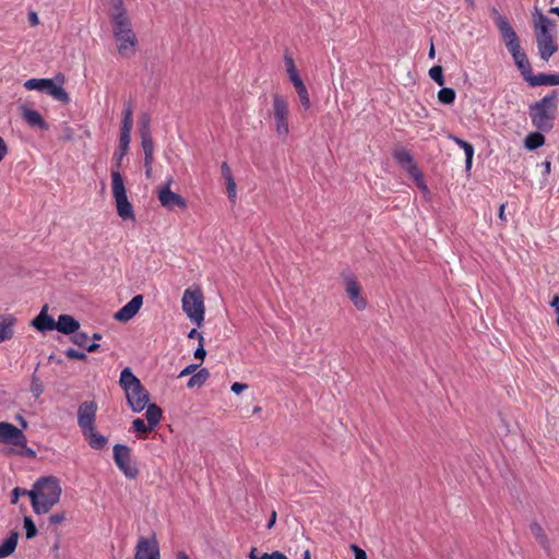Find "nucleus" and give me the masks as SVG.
I'll return each mask as SVG.
<instances>
[{
	"label": "nucleus",
	"mask_w": 559,
	"mask_h": 559,
	"mask_svg": "<svg viewBox=\"0 0 559 559\" xmlns=\"http://www.w3.org/2000/svg\"><path fill=\"white\" fill-rule=\"evenodd\" d=\"M109 19L118 53L127 59L133 57L139 41L122 0H115L112 2Z\"/></svg>",
	"instance_id": "obj_1"
},
{
	"label": "nucleus",
	"mask_w": 559,
	"mask_h": 559,
	"mask_svg": "<svg viewBox=\"0 0 559 559\" xmlns=\"http://www.w3.org/2000/svg\"><path fill=\"white\" fill-rule=\"evenodd\" d=\"M62 489L56 477H41L34 486L33 490L27 492L31 498L32 508L36 514H44L51 510L60 500Z\"/></svg>",
	"instance_id": "obj_2"
},
{
	"label": "nucleus",
	"mask_w": 559,
	"mask_h": 559,
	"mask_svg": "<svg viewBox=\"0 0 559 559\" xmlns=\"http://www.w3.org/2000/svg\"><path fill=\"white\" fill-rule=\"evenodd\" d=\"M555 23L542 12H536L534 31L536 36V44L540 58L548 61L549 58L557 51L558 46L555 41Z\"/></svg>",
	"instance_id": "obj_3"
},
{
	"label": "nucleus",
	"mask_w": 559,
	"mask_h": 559,
	"mask_svg": "<svg viewBox=\"0 0 559 559\" xmlns=\"http://www.w3.org/2000/svg\"><path fill=\"white\" fill-rule=\"evenodd\" d=\"M557 110V93L552 92L530 106V117L533 126L539 131H550Z\"/></svg>",
	"instance_id": "obj_4"
},
{
	"label": "nucleus",
	"mask_w": 559,
	"mask_h": 559,
	"mask_svg": "<svg viewBox=\"0 0 559 559\" xmlns=\"http://www.w3.org/2000/svg\"><path fill=\"white\" fill-rule=\"evenodd\" d=\"M181 301L182 309L190 321L199 328L202 326L204 321L205 307L204 297L200 288L186 289Z\"/></svg>",
	"instance_id": "obj_5"
},
{
	"label": "nucleus",
	"mask_w": 559,
	"mask_h": 559,
	"mask_svg": "<svg viewBox=\"0 0 559 559\" xmlns=\"http://www.w3.org/2000/svg\"><path fill=\"white\" fill-rule=\"evenodd\" d=\"M112 195L116 201L117 213L122 219H135L133 206L129 202L121 173L111 174Z\"/></svg>",
	"instance_id": "obj_6"
},
{
	"label": "nucleus",
	"mask_w": 559,
	"mask_h": 559,
	"mask_svg": "<svg viewBox=\"0 0 559 559\" xmlns=\"http://www.w3.org/2000/svg\"><path fill=\"white\" fill-rule=\"evenodd\" d=\"M288 112V103L286 98L278 93H275L273 95L275 128L277 135L283 139H286L289 134Z\"/></svg>",
	"instance_id": "obj_7"
},
{
	"label": "nucleus",
	"mask_w": 559,
	"mask_h": 559,
	"mask_svg": "<svg viewBox=\"0 0 559 559\" xmlns=\"http://www.w3.org/2000/svg\"><path fill=\"white\" fill-rule=\"evenodd\" d=\"M114 461L127 478L134 479L139 475V469L131 460V450L126 444H116L114 447Z\"/></svg>",
	"instance_id": "obj_8"
},
{
	"label": "nucleus",
	"mask_w": 559,
	"mask_h": 559,
	"mask_svg": "<svg viewBox=\"0 0 559 559\" xmlns=\"http://www.w3.org/2000/svg\"><path fill=\"white\" fill-rule=\"evenodd\" d=\"M174 182L173 177H169L167 181L157 189V198L162 206L171 211L176 207L186 210L188 207L187 200L178 193L171 191L170 187Z\"/></svg>",
	"instance_id": "obj_9"
},
{
	"label": "nucleus",
	"mask_w": 559,
	"mask_h": 559,
	"mask_svg": "<svg viewBox=\"0 0 559 559\" xmlns=\"http://www.w3.org/2000/svg\"><path fill=\"white\" fill-rule=\"evenodd\" d=\"M97 404L95 401H85L78 408V425L82 432L95 428Z\"/></svg>",
	"instance_id": "obj_10"
},
{
	"label": "nucleus",
	"mask_w": 559,
	"mask_h": 559,
	"mask_svg": "<svg viewBox=\"0 0 559 559\" xmlns=\"http://www.w3.org/2000/svg\"><path fill=\"white\" fill-rule=\"evenodd\" d=\"M0 442L25 448L27 440L22 429L10 423L0 421Z\"/></svg>",
	"instance_id": "obj_11"
},
{
	"label": "nucleus",
	"mask_w": 559,
	"mask_h": 559,
	"mask_svg": "<svg viewBox=\"0 0 559 559\" xmlns=\"http://www.w3.org/2000/svg\"><path fill=\"white\" fill-rule=\"evenodd\" d=\"M134 559H160L159 546L155 535L151 538H139L135 547Z\"/></svg>",
	"instance_id": "obj_12"
},
{
	"label": "nucleus",
	"mask_w": 559,
	"mask_h": 559,
	"mask_svg": "<svg viewBox=\"0 0 559 559\" xmlns=\"http://www.w3.org/2000/svg\"><path fill=\"white\" fill-rule=\"evenodd\" d=\"M124 393L127 403L134 413H141L150 402V393L142 383Z\"/></svg>",
	"instance_id": "obj_13"
},
{
	"label": "nucleus",
	"mask_w": 559,
	"mask_h": 559,
	"mask_svg": "<svg viewBox=\"0 0 559 559\" xmlns=\"http://www.w3.org/2000/svg\"><path fill=\"white\" fill-rule=\"evenodd\" d=\"M66 82V78L63 74L59 73L53 79H48L45 92L50 95L53 99L60 102L61 104H69L70 96L67 91L62 87Z\"/></svg>",
	"instance_id": "obj_14"
},
{
	"label": "nucleus",
	"mask_w": 559,
	"mask_h": 559,
	"mask_svg": "<svg viewBox=\"0 0 559 559\" xmlns=\"http://www.w3.org/2000/svg\"><path fill=\"white\" fill-rule=\"evenodd\" d=\"M496 24L508 51L521 47L516 33L504 16L498 15L496 17Z\"/></svg>",
	"instance_id": "obj_15"
},
{
	"label": "nucleus",
	"mask_w": 559,
	"mask_h": 559,
	"mask_svg": "<svg viewBox=\"0 0 559 559\" xmlns=\"http://www.w3.org/2000/svg\"><path fill=\"white\" fill-rule=\"evenodd\" d=\"M19 108L22 118L31 128H37L43 131L49 129V124L45 121V119L37 110L29 108L25 104H22Z\"/></svg>",
	"instance_id": "obj_16"
},
{
	"label": "nucleus",
	"mask_w": 559,
	"mask_h": 559,
	"mask_svg": "<svg viewBox=\"0 0 559 559\" xmlns=\"http://www.w3.org/2000/svg\"><path fill=\"white\" fill-rule=\"evenodd\" d=\"M143 304V296H134L127 305H124L119 311H117L114 318L120 322H127L131 320L141 309Z\"/></svg>",
	"instance_id": "obj_17"
},
{
	"label": "nucleus",
	"mask_w": 559,
	"mask_h": 559,
	"mask_svg": "<svg viewBox=\"0 0 559 559\" xmlns=\"http://www.w3.org/2000/svg\"><path fill=\"white\" fill-rule=\"evenodd\" d=\"M47 310L48 306L45 305L39 314L31 322L32 326H34L39 332L56 330V321L52 317L47 314Z\"/></svg>",
	"instance_id": "obj_18"
},
{
	"label": "nucleus",
	"mask_w": 559,
	"mask_h": 559,
	"mask_svg": "<svg viewBox=\"0 0 559 559\" xmlns=\"http://www.w3.org/2000/svg\"><path fill=\"white\" fill-rule=\"evenodd\" d=\"M16 321L13 314L0 316V343L10 341L13 337Z\"/></svg>",
	"instance_id": "obj_19"
},
{
	"label": "nucleus",
	"mask_w": 559,
	"mask_h": 559,
	"mask_svg": "<svg viewBox=\"0 0 559 559\" xmlns=\"http://www.w3.org/2000/svg\"><path fill=\"white\" fill-rule=\"evenodd\" d=\"M509 52L511 53L515 66L521 71L522 75L526 81L527 76H530L532 73V67L526 53L522 50L521 47L515 48L514 50H510Z\"/></svg>",
	"instance_id": "obj_20"
},
{
	"label": "nucleus",
	"mask_w": 559,
	"mask_h": 559,
	"mask_svg": "<svg viewBox=\"0 0 559 559\" xmlns=\"http://www.w3.org/2000/svg\"><path fill=\"white\" fill-rule=\"evenodd\" d=\"M56 324V330L66 335L73 334L80 329V322L70 314H60Z\"/></svg>",
	"instance_id": "obj_21"
},
{
	"label": "nucleus",
	"mask_w": 559,
	"mask_h": 559,
	"mask_svg": "<svg viewBox=\"0 0 559 559\" xmlns=\"http://www.w3.org/2000/svg\"><path fill=\"white\" fill-rule=\"evenodd\" d=\"M393 157L396 163L409 174V176L419 169L415 164L412 154L407 150L401 148L395 151L393 153Z\"/></svg>",
	"instance_id": "obj_22"
},
{
	"label": "nucleus",
	"mask_w": 559,
	"mask_h": 559,
	"mask_svg": "<svg viewBox=\"0 0 559 559\" xmlns=\"http://www.w3.org/2000/svg\"><path fill=\"white\" fill-rule=\"evenodd\" d=\"M130 141H131V136L120 134L119 147L115 152L114 157H112L114 165L111 168V174H114L115 171L120 173L122 159L128 154V151H129Z\"/></svg>",
	"instance_id": "obj_23"
},
{
	"label": "nucleus",
	"mask_w": 559,
	"mask_h": 559,
	"mask_svg": "<svg viewBox=\"0 0 559 559\" xmlns=\"http://www.w3.org/2000/svg\"><path fill=\"white\" fill-rule=\"evenodd\" d=\"M526 82H528L531 86L559 85V74L539 73L537 75H533L531 73V75L527 76Z\"/></svg>",
	"instance_id": "obj_24"
},
{
	"label": "nucleus",
	"mask_w": 559,
	"mask_h": 559,
	"mask_svg": "<svg viewBox=\"0 0 559 559\" xmlns=\"http://www.w3.org/2000/svg\"><path fill=\"white\" fill-rule=\"evenodd\" d=\"M530 530H531V533L533 534V536L535 537V539L537 540V543L543 547V549L546 552L549 554L551 550L550 540H549L547 534L545 533L544 528L542 527V525L537 522H533L530 525Z\"/></svg>",
	"instance_id": "obj_25"
},
{
	"label": "nucleus",
	"mask_w": 559,
	"mask_h": 559,
	"mask_svg": "<svg viewBox=\"0 0 559 559\" xmlns=\"http://www.w3.org/2000/svg\"><path fill=\"white\" fill-rule=\"evenodd\" d=\"M88 442V445L95 450H102L106 447L108 440L105 436L96 432V427L82 432Z\"/></svg>",
	"instance_id": "obj_26"
},
{
	"label": "nucleus",
	"mask_w": 559,
	"mask_h": 559,
	"mask_svg": "<svg viewBox=\"0 0 559 559\" xmlns=\"http://www.w3.org/2000/svg\"><path fill=\"white\" fill-rule=\"evenodd\" d=\"M119 384L124 392H129L130 389L141 384V381L133 374L129 367H126L120 373Z\"/></svg>",
	"instance_id": "obj_27"
},
{
	"label": "nucleus",
	"mask_w": 559,
	"mask_h": 559,
	"mask_svg": "<svg viewBox=\"0 0 559 559\" xmlns=\"http://www.w3.org/2000/svg\"><path fill=\"white\" fill-rule=\"evenodd\" d=\"M19 532L12 531L8 538L0 545V559L12 555L16 548Z\"/></svg>",
	"instance_id": "obj_28"
},
{
	"label": "nucleus",
	"mask_w": 559,
	"mask_h": 559,
	"mask_svg": "<svg viewBox=\"0 0 559 559\" xmlns=\"http://www.w3.org/2000/svg\"><path fill=\"white\" fill-rule=\"evenodd\" d=\"M545 144V136L540 132H531L524 140V146L528 151H535Z\"/></svg>",
	"instance_id": "obj_29"
},
{
	"label": "nucleus",
	"mask_w": 559,
	"mask_h": 559,
	"mask_svg": "<svg viewBox=\"0 0 559 559\" xmlns=\"http://www.w3.org/2000/svg\"><path fill=\"white\" fill-rule=\"evenodd\" d=\"M145 417L147 420V424L154 428L162 419V408L156 404H147Z\"/></svg>",
	"instance_id": "obj_30"
},
{
	"label": "nucleus",
	"mask_w": 559,
	"mask_h": 559,
	"mask_svg": "<svg viewBox=\"0 0 559 559\" xmlns=\"http://www.w3.org/2000/svg\"><path fill=\"white\" fill-rule=\"evenodd\" d=\"M132 127H133L132 105H131V103H128L123 110L122 126H121L120 134L131 136Z\"/></svg>",
	"instance_id": "obj_31"
},
{
	"label": "nucleus",
	"mask_w": 559,
	"mask_h": 559,
	"mask_svg": "<svg viewBox=\"0 0 559 559\" xmlns=\"http://www.w3.org/2000/svg\"><path fill=\"white\" fill-rule=\"evenodd\" d=\"M294 86L296 88V92L298 94L299 100L305 109H309L311 106V102L309 98V94L307 91L306 85L304 84L302 80L297 81L294 80Z\"/></svg>",
	"instance_id": "obj_32"
},
{
	"label": "nucleus",
	"mask_w": 559,
	"mask_h": 559,
	"mask_svg": "<svg viewBox=\"0 0 559 559\" xmlns=\"http://www.w3.org/2000/svg\"><path fill=\"white\" fill-rule=\"evenodd\" d=\"M352 304L358 309L364 310L367 307V301L360 295V287L357 282L352 281Z\"/></svg>",
	"instance_id": "obj_33"
},
{
	"label": "nucleus",
	"mask_w": 559,
	"mask_h": 559,
	"mask_svg": "<svg viewBox=\"0 0 559 559\" xmlns=\"http://www.w3.org/2000/svg\"><path fill=\"white\" fill-rule=\"evenodd\" d=\"M210 378V371L206 368L200 369L198 372L192 374L188 381V388L202 386Z\"/></svg>",
	"instance_id": "obj_34"
},
{
	"label": "nucleus",
	"mask_w": 559,
	"mask_h": 559,
	"mask_svg": "<svg viewBox=\"0 0 559 559\" xmlns=\"http://www.w3.org/2000/svg\"><path fill=\"white\" fill-rule=\"evenodd\" d=\"M248 557L250 559H288L283 552L276 550V551H273L272 554H260L258 548L255 547H252Z\"/></svg>",
	"instance_id": "obj_35"
},
{
	"label": "nucleus",
	"mask_w": 559,
	"mask_h": 559,
	"mask_svg": "<svg viewBox=\"0 0 559 559\" xmlns=\"http://www.w3.org/2000/svg\"><path fill=\"white\" fill-rule=\"evenodd\" d=\"M456 93L451 87H442L438 92V100L443 105H452L455 100Z\"/></svg>",
	"instance_id": "obj_36"
},
{
	"label": "nucleus",
	"mask_w": 559,
	"mask_h": 559,
	"mask_svg": "<svg viewBox=\"0 0 559 559\" xmlns=\"http://www.w3.org/2000/svg\"><path fill=\"white\" fill-rule=\"evenodd\" d=\"M37 369H38V366L36 367L34 373L31 377V385H29V391L35 399H38L44 392V384L36 374Z\"/></svg>",
	"instance_id": "obj_37"
},
{
	"label": "nucleus",
	"mask_w": 559,
	"mask_h": 559,
	"mask_svg": "<svg viewBox=\"0 0 559 559\" xmlns=\"http://www.w3.org/2000/svg\"><path fill=\"white\" fill-rule=\"evenodd\" d=\"M139 132L140 135L152 134L151 131V117L147 112H143L139 120Z\"/></svg>",
	"instance_id": "obj_38"
},
{
	"label": "nucleus",
	"mask_w": 559,
	"mask_h": 559,
	"mask_svg": "<svg viewBox=\"0 0 559 559\" xmlns=\"http://www.w3.org/2000/svg\"><path fill=\"white\" fill-rule=\"evenodd\" d=\"M48 79H29L24 83L26 90L45 92Z\"/></svg>",
	"instance_id": "obj_39"
},
{
	"label": "nucleus",
	"mask_w": 559,
	"mask_h": 559,
	"mask_svg": "<svg viewBox=\"0 0 559 559\" xmlns=\"http://www.w3.org/2000/svg\"><path fill=\"white\" fill-rule=\"evenodd\" d=\"M284 60H285V63H286V67H287V72H288V75H289V79H290L292 83L294 84V80L300 81L301 79L298 75L297 69L295 67L294 59L290 56L285 55Z\"/></svg>",
	"instance_id": "obj_40"
},
{
	"label": "nucleus",
	"mask_w": 559,
	"mask_h": 559,
	"mask_svg": "<svg viewBox=\"0 0 559 559\" xmlns=\"http://www.w3.org/2000/svg\"><path fill=\"white\" fill-rule=\"evenodd\" d=\"M429 76L440 86L444 84L443 69L441 66H433L429 70Z\"/></svg>",
	"instance_id": "obj_41"
},
{
	"label": "nucleus",
	"mask_w": 559,
	"mask_h": 559,
	"mask_svg": "<svg viewBox=\"0 0 559 559\" xmlns=\"http://www.w3.org/2000/svg\"><path fill=\"white\" fill-rule=\"evenodd\" d=\"M24 528L26 532V538L31 539L37 535V527L29 516L24 518Z\"/></svg>",
	"instance_id": "obj_42"
},
{
	"label": "nucleus",
	"mask_w": 559,
	"mask_h": 559,
	"mask_svg": "<svg viewBox=\"0 0 559 559\" xmlns=\"http://www.w3.org/2000/svg\"><path fill=\"white\" fill-rule=\"evenodd\" d=\"M132 428L138 433H146L153 429L148 424H145L144 420L141 418H136L132 421Z\"/></svg>",
	"instance_id": "obj_43"
},
{
	"label": "nucleus",
	"mask_w": 559,
	"mask_h": 559,
	"mask_svg": "<svg viewBox=\"0 0 559 559\" xmlns=\"http://www.w3.org/2000/svg\"><path fill=\"white\" fill-rule=\"evenodd\" d=\"M140 138H141V145H142L143 152L144 153L154 152V142H153L152 134L140 135Z\"/></svg>",
	"instance_id": "obj_44"
},
{
	"label": "nucleus",
	"mask_w": 559,
	"mask_h": 559,
	"mask_svg": "<svg viewBox=\"0 0 559 559\" xmlns=\"http://www.w3.org/2000/svg\"><path fill=\"white\" fill-rule=\"evenodd\" d=\"M462 150L464 151L465 153V166H466V169H469L472 167V163H473V156H474V147L471 143L467 142V144H465Z\"/></svg>",
	"instance_id": "obj_45"
},
{
	"label": "nucleus",
	"mask_w": 559,
	"mask_h": 559,
	"mask_svg": "<svg viewBox=\"0 0 559 559\" xmlns=\"http://www.w3.org/2000/svg\"><path fill=\"white\" fill-rule=\"evenodd\" d=\"M71 340L75 345L84 347L87 343L88 335L85 332L76 331L75 333H73V336Z\"/></svg>",
	"instance_id": "obj_46"
},
{
	"label": "nucleus",
	"mask_w": 559,
	"mask_h": 559,
	"mask_svg": "<svg viewBox=\"0 0 559 559\" xmlns=\"http://www.w3.org/2000/svg\"><path fill=\"white\" fill-rule=\"evenodd\" d=\"M66 356L69 358V359H78V360H86L87 359V356L85 353L83 352H79L74 348H68L66 352H64Z\"/></svg>",
	"instance_id": "obj_47"
},
{
	"label": "nucleus",
	"mask_w": 559,
	"mask_h": 559,
	"mask_svg": "<svg viewBox=\"0 0 559 559\" xmlns=\"http://www.w3.org/2000/svg\"><path fill=\"white\" fill-rule=\"evenodd\" d=\"M411 176L414 178V180H415V182H416L417 187H418L420 190H423L424 192H426V193H427V192H428V187H427V185H426V183H425V181H424V177H423L421 171L418 169L417 171H415V173H414L413 175H411Z\"/></svg>",
	"instance_id": "obj_48"
},
{
	"label": "nucleus",
	"mask_w": 559,
	"mask_h": 559,
	"mask_svg": "<svg viewBox=\"0 0 559 559\" xmlns=\"http://www.w3.org/2000/svg\"><path fill=\"white\" fill-rule=\"evenodd\" d=\"M236 181L234 178L226 180V189L229 200L235 201L236 199Z\"/></svg>",
	"instance_id": "obj_49"
},
{
	"label": "nucleus",
	"mask_w": 559,
	"mask_h": 559,
	"mask_svg": "<svg viewBox=\"0 0 559 559\" xmlns=\"http://www.w3.org/2000/svg\"><path fill=\"white\" fill-rule=\"evenodd\" d=\"M73 139H74V132H73L72 128L69 126H66L62 129L61 140L63 142H71V141H73Z\"/></svg>",
	"instance_id": "obj_50"
},
{
	"label": "nucleus",
	"mask_w": 559,
	"mask_h": 559,
	"mask_svg": "<svg viewBox=\"0 0 559 559\" xmlns=\"http://www.w3.org/2000/svg\"><path fill=\"white\" fill-rule=\"evenodd\" d=\"M27 490L26 489H22L20 487H15L13 490H12V495H11V503L15 504L17 503L19 501V497L20 496H24V495H27Z\"/></svg>",
	"instance_id": "obj_51"
},
{
	"label": "nucleus",
	"mask_w": 559,
	"mask_h": 559,
	"mask_svg": "<svg viewBox=\"0 0 559 559\" xmlns=\"http://www.w3.org/2000/svg\"><path fill=\"white\" fill-rule=\"evenodd\" d=\"M352 552L355 559H368L366 551L357 545L352 544Z\"/></svg>",
	"instance_id": "obj_52"
},
{
	"label": "nucleus",
	"mask_w": 559,
	"mask_h": 559,
	"mask_svg": "<svg viewBox=\"0 0 559 559\" xmlns=\"http://www.w3.org/2000/svg\"><path fill=\"white\" fill-rule=\"evenodd\" d=\"M200 365L198 364H191L189 366H187L185 369L181 370V372L179 373V378L181 377H185V376H188V374H194L197 369L199 368Z\"/></svg>",
	"instance_id": "obj_53"
},
{
	"label": "nucleus",
	"mask_w": 559,
	"mask_h": 559,
	"mask_svg": "<svg viewBox=\"0 0 559 559\" xmlns=\"http://www.w3.org/2000/svg\"><path fill=\"white\" fill-rule=\"evenodd\" d=\"M221 170H222V176L224 177L225 181L234 178V176L231 174V169L226 162H224L222 164Z\"/></svg>",
	"instance_id": "obj_54"
},
{
	"label": "nucleus",
	"mask_w": 559,
	"mask_h": 559,
	"mask_svg": "<svg viewBox=\"0 0 559 559\" xmlns=\"http://www.w3.org/2000/svg\"><path fill=\"white\" fill-rule=\"evenodd\" d=\"M206 356V350L204 349V343H199L198 348L194 350V358L203 360Z\"/></svg>",
	"instance_id": "obj_55"
},
{
	"label": "nucleus",
	"mask_w": 559,
	"mask_h": 559,
	"mask_svg": "<svg viewBox=\"0 0 559 559\" xmlns=\"http://www.w3.org/2000/svg\"><path fill=\"white\" fill-rule=\"evenodd\" d=\"M64 514L63 513H55L49 516V523L52 525L60 524L64 521Z\"/></svg>",
	"instance_id": "obj_56"
},
{
	"label": "nucleus",
	"mask_w": 559,
	"mask_h": 559,
	"mask_svg": "<svg viewBox=\"0 0 559 559\" xmlns=\"http://www.w3.org/2000/svg\"><path fill=\"white\" fill-rule=\"evenodd\" d=\"M550 306H551L552 308H555V312H556V314H557V319H556V321H557V323H558V325H559V296H558V295H555V296L552 297V299H551V301H550Z\"/></svg>",
	"instance_id": "obj_57"
},
{
	"label": "nucleus",
	"mask_w": 559,
	"mask_h": 559,
	"mask_svg": "<svg viewBox=\"0 0 559 559\" xmlns=\"http://www.w3.org/2000/svg\"><path fill=\"white\" fill-rule=\"evenodd\" d=\"M248 388V385L246 383H240V382H235L233 383L231 385V391L235 393V394H240L242 391H245L246 389Z\"/></svg>",
	"instance_id": "obj_58"
},
{
	"label": "nucleus",
	"mask_w": 559,
	"mask_h": 559,
	"mask_svg": "<svg viewBox=\"0 0 559 559\" xmlns=\"http://www.w3.org/2000/svg\"><path fill=\"white\" fill-rule=\"evenodd\" d=\"M188 337L189 338H197L199 343H204V337L203 335L198 332L197 329H192L189 333H188Z\"/></svg>",
	"instance_id": "obj_59"
},
{
	"label": "nucleus",
	"mask_w": 559,
	"mask_h": 559,
	"mask_svg": "<svg viewBox=\"0 0 559 559\" xmlns=\"http://www.w3.org/2000/svg\"><path fill=\"white\" fill-rule=\"evenodd\" d=\"M7 154L8 145L5 144L4 140L0 136V162L4 158Z\"/></svg>",
	"instance_id": "obj_60"
},
{
	"label": "nucleus",
	"mask_w": 559,
	"mask_h": 559,
	"mask_svg": "<svg viewBox=\"0 0 559 559\" xmlns=\"http://www.w3.org/2000/svg\"><path fill=\"white\" fill-rule=\"evenodd\" d=\"M28 21H29V24L31 26H36L39 24V19H38V15L36 12H29L28 14Z\"/></svg>",
	"instance_id": "obj_61"
},
{
	"label": "nucleus",
	"mask_w": 559,
	"mask_h": 559,
	"mask_svg": "<svg viewBox=\"0 0 559 559\" xmlns=\"http://www.w3.org/2000/svg\"><path fill=\"white\" fill-rule=\"evenodd\" d=\"M154 160V152L144 153V166H152Z\"/></svg>",
	"instance_id": "obj_62"
},
{
	"label": "nucleus",
	"mask_w": 559,
	"mask_h": 559,
	"mask_svg": "<svg viewBox=\"0 0 559 559\" xmlns=\"http://www.w3.org/2000/svg\"><path fill=\"white\" fill-rule=\"evenodd\" d=\"M276 515H277L276 511L273 510L271 513L270 520L266 524L267 530H271L274 526V524L276 522Z\"/></svg>",
	"instance_id": "obj_63"
},
{
	"label": "nucleus",
	"mask_w": 559,
	"mask_h": 559,
	"mask_svg": "<svg viewBox=\"0 0 559 559\" xmlns=\"http://www.w3.org/2000/svg\"><path fill=\"white\" fill-rule=\"evenodd\" d=\"M451 139H452V141H453L456 145H459L461 148H462L465 144H467V142H466L465 140L461 139V138H457V136L452 135V136H451Z\"/></svg>",
	"instance_id": "obj_64"
}]
</instances>
